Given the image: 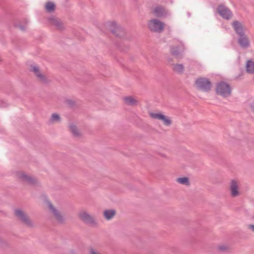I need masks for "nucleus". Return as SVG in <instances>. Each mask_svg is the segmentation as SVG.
<instances>
[{"label":"nucleus","mask_w":254,"mask_h":254,"mask_svg":"<svg viewBox=\"0 0 254 254\" xmlns=\"http://www.w3.org/2000/svg\"><path fill=\"white\" fill-rule=\"evenodd\" d=\"M14 216L18 221L29 228H34L35 224L30 219L27 213L23 210L17 208L14 211Z\"/></svg>","instance_id":"f257e3e1"},{"label":"nucleus","mask_w":254,"mask_h":254,"mask_svg":"<svg viewBox=\"0 0 254 254\" xmlns=\"http://www.w3.org/2000/svg\"><path fill=\"white\" fill-rule=\"evenodd\" d=\"M78 217L84 224L92 227H97L98 223L93 215L86 210H82L78 213Z\"/></svg>","instance_id":"f03ea898"},{"label":"nucleus","mask_w":254,"mask_h":254,"mask_svg":"<svg viewBox=\"0 0 254 254\" xmlns=\"http://www.w3.org/2000/svg\"><path fill=\"white\" fill-rule=\"evenodd\" d=\"M194 84L197 89L204 92H208L212 88V83L210 79L204 77L196 78Z\"/></svg>","instance_id":"7ed1b4c3"},{"label":"nucleus","mask_w":254,"mask_h":254,"mask_svg":"<svg viewBox=\"0 0 254 254\" xmlns=\"http://www.w3.org/2000/svg\"><path fill=\"white\" fill-rule=\"evenodd\" d=\"M215 91L217 95L226 98L231 95L232 88L228 83L221 81L216 84Z\"/></svg>","instance_id":"20e7f679"},{"label":"nucleus","mask_w":254,"mask_h":254,"mask_svg":"<svg viewBox=\"0 0 254 254\" xmlns=\"http://www.w3.org/2000/svg\"><path fill=\"white\" fill-rule=\"evenodd\" d=\"M29 71L32 72L38 81L43 84H46L50 82L47 76L41 70L40 67L35 64L30 66Z\"/></svg>","instance_id":"39448f33"},{"label":"nucleus","mask_w":254,"mask_h":254,"mask_svg":"<svg viewBox=\"0 0 254 254\" xmlns=\"http://www.w3.org/2000/svg\"><path fill=\"white\" fill-rule=\"evenodd\" d=\"M47 205L50 214L55 221L59 224H63L65 219L58 208L50 201L47 202Z\"/></svg>","instance_id":"423d86ee"},{"label":"nucleus","mask_w":254,"mask_h":254,"mask_svg":"<svg viewBox=\"0 0 254 254\" xmlns=\"http://www.w3.org/2000/svg\"><path fill=\"white\" fill-rule=\"evenodd\" d=\"M147 25L151 32L160 33L164 31L165 24L158 19L153 18L148 21Z\"/></svg>","instance_id":"0eeeda50"},{"label":"nucleus","mask_w":254,"mask_h":254,"mask_svg":"<svg viewBox=\"0 0 254 254\" xmlns=\"http://www.w3.org/2000/svg\"><path fill=\"white\" fill-rule=\"evenodd\" d=\"M229 190L232 198L240 196L241 192L239 182L235 180H231L229 184Z\"/></svg>","instance_id":"6e6552de"},{"label":"nucleus","mask_w":254,"mask_h":254,"mask_svg":"<svg viewBox=\"0 0 254 254\" xmlns=\"http://www.w3.org/2000/svg\"><path fill=\"white\" fill-rule=\"evenodd\" d=\"M108 29L116 36L122 37L126 34L125 30L115 22H111L108 25Z\"/></svg>","instance_id":"1a4fd4ad"},{"label":"nucleus","mask_w":254,"mask_h":254,"mask_svg":"<svg viewBox=\"0 0 254 254\" xmlns=\"http://www.w3.org/2000/svg\"><path fill=\"white\" fill-rule=\"evenodd\" d=\"M149 115L152 119L161 121L165 126H169L172 124V121L170 118L161 112H150L149 113Z\"/></svg>","instance_id":"9d476101"},{"label":"nucleus","mask_w":254,"mask_h":254,"mask_svg":"<svg viewBox=\"0 0 254 254\" xmlns=\"http://www.w3.org/2000/svg\"><path fill=\"white\" fill-rule=\"evenodd\" d=\"M15 176L19 180L29 184H33L36 182L34 178L23 172H16Z\"/></svg>","instance_id":"9b49d317"},{"label":"nucleus","mask_w":254,"mask_h":254,"mask_svg":"<svg viewBox=\"0 0 254 254\" xmlns=\"http://www.w3.org/2000/svg\"><path fill=\"white\" fill-rule=\"evenodd\" d=\"M232 26L238 35L245 33V25L242 21L234 20L232 22Z\"/></svg>","instance_id":"f8f14e48"},{"label":"nucleus","mask_w":254,"mask_h":254,"mask_svg":"<svg viewBox=\"0 0 254 254\" xmlns=\"http://www.w3.org/2000/svg\"><path fill=\"white\" fill-rule=\"evenodd\" d=\"M50 24L55 26L58 30H63L64 28V23L59 18L54 16H51L48 19Z\"/></svg>","instance_id":"ddd939ff"},{"label":"nucleus","mask_w":254,"mask_h":254,"mask_svg":"<svg viewBox=\"0 0 254 254\" xmlns=\"http://www.w3.org/2000/svg\"><path fill=\"white\" fill-rule=\"evenodd\" d=\"M219 14L224 19H229L232 17V12L226 6L220 5L218 7Z\"/></svg>","instance_id":"4468645a"},{"label":"nucleus","mask_w":254,"mask_h":254,"mask_svg":"<svg viewBox=\"0 0 254 254\" xmlns=\"http://www.w3.org/2000/svg\"><path fill=\"white\" fill-rule=\"evenodd\" d=\"M239 38L238 39V42L241 47L243 48H247L250 46V41L245 34V33L239 35Z\"/></svg>","instance_id":"2eb2a0df"},{"label":"nucleus","mask_w":254,"mask_h":254,"mask_svg":"<svg viewBox=\"0 0 254 254\" xmlns=\"http://www.w3.org/2000/svg\"><path fill=\"white\" fill-rule=\"evenodd\" d=\"M153 13L157 17H162L168 15L169 12L164 7L157 6L153 10Z\"/></svg>","instance_id":"dca6fc26"},{"label":"nucleus","mask_w":254,"mask_h":254,"mask_svg":"<svg viewBox=\"0 0 254 254\" xmlns=\"http://www.w3.org/2000/svg\"><path fill=\"white\" fill-rule=\"evenodd\" d=\"M123 99L124 103L127 106H136L138 104V101L137 99L132 96L125 97Z\"/></svg>","instance_id":"f3484780"},{"label":"nucleus","mask_w":254,"mask_h":254,"mask_svg":"<svg viewBox=\"0 0 254 254\" xmlns=\"http://www.w3.org/2000/svg\"><path fill=\"white\" fill-rule=\"evenodd\" d=\"M68 127L70 132L74 137H79L81 136L80 131L75 125L71 124L69 125Z\"/></svg>","instance_id":"a211bd4d"},{"label":"nucleus","mask_w":254,"mask_h":254,"mask_svg":"<svg viewBox=\"0 0 254 254\" xmlns=\"http://www.w3.org/2000/svg\"><path fill=\"white\" fill-rule=\"evenodd\" d=\"M246 70L249 74L254 73V61L249 60L246 63Z\"/></svg>","instance_id":"6ab92c4d"},{"label":"nucleus","mask_w":254,"mask_h":254,"mask_svg":"<svg viewBox=\"0 0 254 254\" xmlns=\"http://www.w3.org/2000/svg\"><path fill=\"white\" fill-rule=\"evenodd\" d=\"M116 214V211L114 209H106L103 212V215L107 220L112 219Z\"/></svg>","instance_id":"aec40b11"},{"label":"nucleus","mask_w":254,"mask_h":254,"mask_svg":"<svg viewBox=\"0 0 254 254\" xmlns=\"http://www.w3.org/2000/svg\"><path fill=\"white\" fill-rule=\"evenodd\" d=\"M173 70L179 74H182L184 72V66L181 64H173Z\"/></svg>","instance_id":"412c9836"},{"label":"nucleus","mask_w":254,"mask_h":254,"mask_svg":"<svg viewBox=\"0 0 254 254\" xmlns=\"http://www.w3.org/2000/svg\"><path fill=\"white\" fill-rule=\"evenodd\" d=\"M176 181L178 184L186 186H189L190 185V181L189 178L187 177L178 178L176 179Z\"/></svg>","instance_id":"4be33fe9"},{"label":"nucleus","mask_w":254,"mask_h":254,"mask_svg":"<svg viewBox=\"0 0 254 254\" xmlns=\"http://www.w3.org/2000/svg\"><path fill=\"white\" fill-rule=\"evenodd\" d=\"M45 9L49 13L54 12L55 10L56 5L52 1H48L45 4Z\"/></svg>","instance_id":"5701e85b"},{"label":"nucleus","mask_w":254,"mask_h":254,"mask_svg":"<svg viewBox=\"0 0 254 254\" xmlns=\"http://www.w3.org/2000/svg\"><path fill=\"white\" fill-rule=\"evenodd\" d=\"M170 52L173 56H177L181 53L180 48L179 46H172L171 48Z\"/></svg>","instance_id":"b1692460"},{"label":"nucleus","mask_w":254,"mask_h":254,"mask_svg":"<svg viewBox=\"0 0 254 254\" xmlns=\"http://www.w3.org/2000/svg\"><path fill=\"white\" fill-rule=\"evenodd\" d=\"M61 121V118L59 116V115L54 113L51 115V118H50V122L52 123H54L55 122H60Z\"/></svg>","instance_id":"393cba45"},{"label":"nucleus","mask_w":254,"mask_h":254,"mask_svg":"<svg viewBox=\"0 0 254 254\" xmlns=\"http://www.w3.org/2000/svg\"><path fill=\"white\" fill-rule=\"evenodd\" d=\"M230 248L228 245L222 244L218 247V250L220 252H227L229 250Z\"/></svg>","instance_id":"a878e982"},{"label":"nucleus","mask_w":254,"mask_h":254,"mask_svg":"<svg viewBox=\"0 0 254 254\" xmlns=\"http://www.w3.org/2000/svg\"><path fill=\"white\" fill-rule=\"evenodd\" d=\"M89 254H102L94 249H91L89 252Z\"/></svg>","instance_id":"bb28decb"},{"label":"nucleus","mask_w":254,"mask_h":254,"mask_svg":"<svg viewBox=\"0 0 254 254\" xmlns=\"http://www.w3.org/2000/svg\"><path fill=\"white\" fill-rule=\"evenodd\" d=\"M248 229L254 233V225L250 224L248 225Z\"/></svg>","instance_id":"cd10ccee"},{"label":"nucleus","mask_w":254,"mask_h":254,"mask_svg":"<svg viewBox=\"0 0 254 254\" xmlns=\"http://www.w3.org/2000/svg\"><path fill=\"white\" fill-rule=\"evenodd\" d=\"M18 27L19 28L22 30V31H25L26 30V27L24 26H22V25H19L18 26Z\"/></svg>","instance_id":"c85d7f7f"},{"label":"nucleus","mask_w":254,"mask_h":254,"mask_svg":"<svg viewBox=\"0 0 254 254\" xmlns=\"http://www.w3.org/2000/svg\"><path fill=\"white\" fill-rule=\"evenodd\" d=\"M3 243V241L0 238V247L2 246Z\"/></svg>","instance_id":"c756f323"},{"label":"nucleus","mask_w":254,"mask_h":254,"mask_svg":"<svg viewBox=\"0 0 254 254\" xmlns=\"http://www.w3.org/2000/svg\"><path fill=\"white\" fill-rule=\"evenodd\" d=\"M252 107L253 111L254 112V105H252Z\"/></svg>","instance_id":"7c9ffc66"}]
</instances>
